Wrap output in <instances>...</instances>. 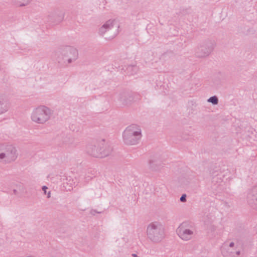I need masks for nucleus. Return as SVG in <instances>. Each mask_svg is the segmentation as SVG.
Listing matches in <instances>:
<instances>
[{
	"label": "nucleus",
	"instance_id": "423d86ee",
	"mask_svg": "<svg viewBox=\"0 0 257 257\" xmlns=\"http://www.w3.org/2000/svg\"><path fill=\"white\" fill-rule=\"evenodd\" d=\"M78 50L72 46H65L62 48L58 55L59 63L69 64L75 61L78 58Z\"/></svg>",
	"mask_w": 257,
	"mask_h": 257
},
{
	"label": "nucleus",
	"instance_id": "aec40b11",
	"mask_svg": "<svg viewBox=\"0 0 257 257\" xmlns=\"http://www.w3.org/2000/svg\"><path fill=\"white\" fill-rule=\"evenodd\" d=\"M133 256H134V257H139V256H137V255L136 254H133Z\"/></svg>",
	"mask_w": 257,
	"mask_h": 257
},
{
	"label": "nucleus",
	"instance_id": "2eb2a0df",
	"mask_svg": "<svg viewBox=\"0 0 257 257\" xmlns=\"http://www.w3.org/2000/svg\"><path fill=\"white\" fill-rule=\"evenodd\" d=\"M180 201L182 202H185L186 201V195L183 194L180 199Z\"/></svg>",
	"mask_w": 257,
	"mask_h": 257
},
{
	"label": "nucleus",
	"instance_id": "f8f14e48",
	"mask_svg": "<svg viewBox=\"0 0 257 257\" xmlns=\"http://www.w3.org/2000/svg\"><path fill=\"white\" fill-rule=\"evenodd\" d=\"M248 199L249 201L252 200L257 204V186L253 187L250 190L248 194Z\"/></svg>",
	"mask_w": 257,
	"mask_h": 257
},
{
	"label": "nucleus",
	"instance_id": "dca6fc26",
	"mask_svg": "<svg viewBox=\"0 0 257 257\" xmlns=\"http://www.w3.org/2000/svg\"><path fill=\"white\" fill-rule=\"evenodd\" d=\"M47 189H48V188L46 186H44L42 187V190H43L45 194H46V193H47Z\"/></svg>",
	"mask_w": 257,
	"mask_h": 257
},
{
	"label": "nucleus",
	"instance_id": "9b49d317",
	"mask_svg": "<svg viewBox=\"0 0 257 257\" xmlns=\"http://www.w3.org/2000/svg\"><path fill=\"white\" fill-rule=\"evenodd\" d=\"M9 110L8 105L5 103V97L0 94V115L6 113Z\"/></svg>",
	"mask_w": 257,
	"mask_h": 257
},
{
	"label": "nucleus",
	"instance_id": "6e6552de",
	"mask_svg": "<svg viewBox=\"0 0 257 257\" xmlns=\"http://www.w3.org/2000/svg\"><path fill=\"white\" fill-rule=\"evenodd\" d=\"M176 233L183 241L192 239L195 235V229L192 223L189 221H184L177 228Z\"/></svg>",
	"mask_w": 257,
	"mask_h": 257
},
{
	"label": "nucleus",
	"instance_id": "1a4fd4ad",
	"mask_svg": "<svg viewBox=\"0 0 257 257\" xmlns=\"http://www.w3.org/2000/svg\"><path fill=\"white\" fill-rule=\"evenodd\" d=\"M212 51V48L206 44H200L195 49V55L199 58H205L209 56Z\"/></svg>",
	"mask_w": 257,
	"mask_h": 257
},
{
	"label": "nucleus",
	"instance_id": "a211bd4d",
	"mask_svg": "<svg viewBox=\"0 0 257 257\" xmlns=\"http://www.w3.org/2000/svg\"><path fill=\"white\" fill-rule=\"evenodd\" d=\"M50 196H51V193H50V192L49 191V192H48V193H47V197H48V198H50Z\"/></svg>",
	"mask_w": 257,
	"mask_h": 257
},
{
	"label": "nucleus",
	"instance_id": "20e7f679",
	"mask_svg": "<svg viewBox=\"0 0 257 257\" xmlns=\"http://www.w3.org/2000/svg\"><path fill=\"white\" fill-rule=\"evenodd\" d=\"M16 147L11 143H0V163L5 164L15 162L18 158Z\"/></svg>",
	"mask_w": 257,
	"mask_h": 257
},
{
	"label": "nucleus",
	"instance_id": "0eeeda50",
	"mask_svg": "<svg viewBox=\"0 0 257 257\" xmlns=\"http://www.w3.org/2000/svg\"><path fill=\"white\" fill-rule=\"evenodd\" d=\"M239 245L236 240L226 241L221 247V253L224 257H238L240 254Z\"/></svg>",
	"mask_w": 257,
	"mask_h": 257
},
{
	"label": "nucleus",
	"instance_id": "7ed1b4c3",
	"mask_svg": "<svg viewBox=\"0 0 257 257\" xmlns=\"http://www.w3.org/2000/svg\"><path fill=\"white\" fill-rule=\"evenodd\" d=\"M142 137V130L139 125L136 124H132L126 127L122 134L123 141L127 145L138 144Z\"/></svg>",
	"mask_w": 257,
	"mask_h": 257
},
{
	"label": "nucleus",
	"instance_id": "39448f33",
	"mask_svg": "<svg viewBox=\"0 0 257 257\" xmlns=\"http://www.w3.org/2000/svg\"><path fill=\"white\" fill-rule=\"evenodd\" d=\"M146 235L152 241L159 242L165 237L164 227L160 222H151L147 227Z\"/></svg>",
	"mask_w": 257,
	"mask_h": 257
},
{
	"label": "nucleus",
	"instance_id": "ddd939ff",
	"mask_svg": "<svg viewBox=\"0 0 257 257\" xmlns=\"http://www.w3.org/2000/svg\"><path fill=\"white\" fill-rule=\"evenodd\" d=\"M31 0H14V3L17 7H24L27 6Z\"/></svg>",
	"mask_w": 257,
	"mask_h": 257
},
{
	"label": "nucleus",
	"instance_id": "f257e3e1",
	"mask_svg": "<svg viewBox=\"0 0 257 257\" xmlns=\"http://www.w3.org/2000/svg\"><path fill=\"white\" fill-rule=\"evenodd\" d=\"M112 149L104 139L88 144L85 148V152L89 155L95 158H102L109 155Z\"/></svg>",
	"mask_w": 257,
	"mask_h": 257
},
{
	"label": "nucleus",
	"instance_id": "f3484780",
	"mask_svg": "<svg viewBox=\"0 0 257 257\" xmlns=\"http://www.w3.org/2000/svg\"><path fill=\"white\" fill-rule=\"evenodd\" d=\"M116 35H117V33H115L112 37H108V38H106V39H113V38H114L116 36Z\"/></svg>",
	"mask_w": 257,
	"mask_h": 257
},
{
	"label": "nucleus",
	"instance_id": "9d476101",
	"mask_svg": "<svg viewBox=\"0 0 257 257\" xmlns=\"http://www.w3.org/2000/svg\"><path fill=\"white\" fill-rule=\"evenodd\" d=\"M115 23V20L110 19L106 21L102 26L99 29L98 34L101 36H103L107 32L111 29Z\"/></svg>",
	"mask_w": 257,
	"mask_h": 257
},
{
	"label": "nucleus",
	"instance_id": "4468645a",
	"mask_svg": "<svg viewBox=\"0 0 257 257\" xmlns=\"http://www.w3.org/2000/svg\"><path fill=\"white\" fill-rule=\"evenodd\" d=\"M207 101L211 103L213 105H216L218 103V99L216 96H213L208 98Z\"/></svg>",
	"mask_w": 257,
	"mask_h": 257
},
{
	"label": "nucleus",
	"instance_id": "f03ea898",
	"mask_svg": "<svg viewBox=\"0 0 257 257\" xmlns=\"http://www.w3.org/2000/svg\"><path fill=\"white\" fill-rule=\"evenodd\" d=\"M53 114V110L50 108L41 105L33 109L30 114V119L34 123L43 125L51 119Z\"/></svg>",
	"mask_w": 257,
	"mask_h": 257
},
{
	"label": "nucleus",
	"instance_id": "6ab92c4d",
	"mask_svg": "<svg viewBox=\"0 0 257 257\" xmlns=\"http://www.w3.org/2000/svg\"><path fill=\"white\" fill-rule=\"evenodd\" d=\"M123 97H126V94H124V95H123L122 96V97H121V101H122V98H123Z\"/></svg>",
	"mask_w": 257,
	"mask_h": 257
}]
</instances>
